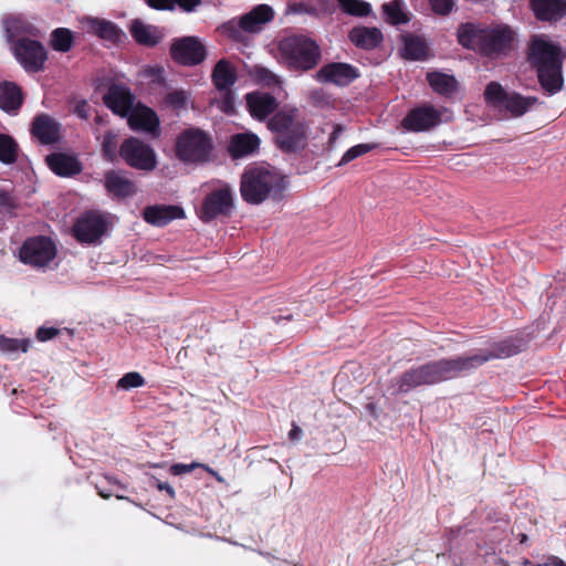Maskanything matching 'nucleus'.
Instances as JSON below:
<instances>
[{
    "label": "nucleus",
    "instance_id": "nucleus-1",
    "mask_svg": "<svg viewBox=\"0 0 566 566\" xmlns=\"http://www.w3.org/2000/svg\"><path fill=\"white\" fill-rule=\"evenodd\" d=\"M461 46L489 59L507 55L513 49L514 32L506 24L493 27L473 22L461 23L457 30Z\"/></svg>",
    "mask_w": 566,
    "mask_h": 566
},
{
    "label": "nucleus",
    "instance_id": "nucleus-2",
    "mask_svg": "<svg viewBox=\"0 0 566 566\" xmlns=\"http://www.w3.org/2000/svg\"><path fill=\"white\" fill-rule=\"evenodd\" d=\"M289 181L269 165H249L240 180V193L247 203L260 205L266 199L281 200Z\"/></svg>",
    "mask_w": 566,
    "mask_h": 566
},
{
    "label": "nucleus",
    "instance_id": "nucleus-3",
    "mask_svg": "<svg viewBox=\"0 0 566 566\" xmlns=\"http://www.w3.org/2000/svg\"><path fill=\"white\" fill-rule=\"evenodd\" d=\"M463 375L458 357L432 360L402 373L391 381L388 390L396 396L421 386H431Z\"/></svg>",
    "mask_w": 566,
    "mask_h": 566
},
{
    "label": "nucleus",
    "instance_id": "nucleus-4",
    "mask_svg": "<svg viewBox=\"0 0 566 566\" xmlns=\"http://www.w3.org/2000/svg\"><path fill=\"white\" fill-rule=\"evenodd\" d=\"M279 149L286 154L303 150L307 144V125L296 108L276 112L268 122Z\"/></svg>",
    "mask_w": 566,
    "mask_h": 566
},
{
    "label": "nucleus",
    "instance_id": "nucleus-5",
    "mask_svg": "<svg viewBox=\"0 0 566 566\" xmlns=\"http://www.w3.org/2000/svg\"><path fill=\"white\" fill-rule=\"evenodd\" d=\"M283 63L293 71H311L321 61L322 52L317 42L306 35L293 34L279 42Z\"/></svg>",
    "mask_w": 566,
    "mask_h": 566
},
{
    "label": "nucleus",
    "instance_id": "nucleus-6",
    "mask_svg": "<svg viewBox=\"0 0 566 566\" xmlns=\"http://www.w3.org/2000/svg\"><path fill=\"white\" fill-rule=\"evenodd\" d=\"M526 347L523 337L511 336L493 343L489 348L480 349L479 353L468 356H458L463 375L479 368L493 359H503L522 353Z\"/></svg>",
    "mask_w": 566,
    "mask_h": 566
},
{
    "label": "nucleus",
    "instance_id": "nucleus-7",
    "mask_svg": "<svg viewBox=\"0 0 566 566\" xmlns=\"http://www.w3.org/2000/svg\"><path fill=\"white\" fill-rule=\"evenodd\" d=\"M484 99L486 104L504 108L513 117H521L528 112L534 105L539 104L536 96H523L516 92H506L499 82H490L484 91Z\"/></svg>",
    "mask_w": 566,
    "mask_h": 566
},
{
    "label": "nucleus",
    "instance_id": "nucleus-8",
    "mask_svg": "<svg viewBox=\"0 0 566 566\" xmlns=\"http://www.w3.org/2000/svg\"><path fill=\"white\" fill-rule=\"evenodd\" d=\"M176 150L182 161L202 163L209 159L212 142L203 130L188 128L178 136Z\"/></svg>",
    "mask_w": 566,
    "mask_h": 566
},
{
    "label": "nucleus",
    "instance_id": "nucleus-9",
    "mask_svg": "<svg viewBox=\"0 0 566 566\" xmlns=\"http://www.w3.org/2000/svg\"><path fill=\"white\" fill-rule=\"evenodd\" d=\"M274 19V10L269 4H258L250 12L243 14L238 22L230 20L222 28L232 40H240L241 32H258L261 27Z\"/></svg>",
    "mask_w": 566,
    "mask_h": 566
},
{
    "label": "nucleus",
    "instance_id": "nucleus-10",
    "mask_svg": "<svg viewBox=\"0 0 566 566\" xmlns=\"http://www.w3.org/2000/svg\"><path fill=\"white\" fill-rule=\"evenodd\" d=\"M119 157L129 167L137 170L151 171L157 166L154 149L136 137H128L122 143Z\"/></svg>",
    "mask_w": 566,
    "mask_h": 566
},
{
    "label": "nucleus",
    "instance_id": "nucleus-11",
    "mask_svg": "<svg viewBox=\"0 0 566 566\" xmlns=\"http://www.w3.org/2000/svg\"><path fill=\"white\" fill-rule=\"evenodd\" d=\"M12 50L17 61L27 72L36 73L43 71L48 60V52L40 41L21 36L14 41Z\"/></svg>",
    "mask_w": 566,
    "mask_h": 566
},
{
    "label": "nucleus",
    "instance_id": "nucleus-12",
    "mask_svg": "<svg viewBox=\"0 0 566 566\" xmlns=\"http://www.w3.org/2000/svg\"><path fill=\"white\" fill-rule=\"evenodd\" d=\"M233 208V192L228 185L210 191L200 206L198 216L203 222H210L218 217H227Z\"/></svg>",
    "mask_w": 566,
    "mask_h": 566
},
{
    "label": "nucleus",
    "instance_id": "nucleus-13",
    "mask_svg": "<svg viewBox=\"0 0 566 566\" xmlns=\"http://www.w3.org/2000/svg\"><path fill=\"white\" fill-rule=\"evenodd\" d=\"M55 255V244L50 238L43 235L25 240L19 252L21 262L35 268L46 266Z\"/></svg>",
    "mask_w": 566,
    "mask_h": 566
},
{
    "label": "nucleus",
    "instance_id": "nucleus-14",
    "mask_svg": "<svg viewBox=\"0 0 566 566\" xmlns=\"http://www.w3.org/2000/svg\"><path fill=\"white\" fill-rule=\"evenodd\" d=\"M169 53L177 64L184 66L199 65L207 57V49L197 36L174 39Z\"/></svg>",
    "mask_w": 566,
    "mask_h": 566
},
{
    "label": "nucleus",
    "instance_id": "nucleus-15",
    "mask_svg": "<svg viewBox=\"0 0 566 566\" xmlns=\"http://www.w3.org/2000/svg\"><path fill=\"white\" fill-rule=\"evenodd\" d=\"M107 230V223L103 216L94 211L83 213L75 221L72 233L80 243L95 244Z\"/></svg>",
    "mask_w": 566,
    "mask_h": 566
},
{
    "label": "nucleus",
    "instance_id": "nucleus-16",
    "mask_svg": "<svg viewBox=\"0 0 566 566\" xmlns=\"http://www.w3.org/2000/svg\"><path fill=\"white\" fill-rule=\"evenodd\" d=\"M528 57L536 71L563 65L560 46L541 36L532 40Z\"/></svg>",
    "mask_w": 566,
    "mask_h": 566
},
{
    "label": "nucleus",
    "instance_id": "nucleus-17",
    "mask_svg": "<svg viewBox=\"0 0 566 566\" xmlns=\"http://www.w3.org/2000/svg\"><path fill=\"white\" fill-rule=\"evenodd\" d=\"M358 70L344 62H331L322 66L315 77L321 83H332L337 86H348L358 78Z\"/></svg>",
    "mask_w": 566,
    "mask_h": 566
},
{
    "label": "nucleus",
    "instance_id": "nucleus-18",
    "mask_svg": "<svg viewBox=\"0 0 566 566\" xmlns=\"http://www.w3.org/2000/svg\"><path fill=\"white\" fill-rule=\"evenodd\" d=\"M441 113L434 107L424 105L411 109L402 119L401 125L410 132H423L440 124Z\"/></svg>",
    "mask_w": 566,
    "mask_h": 566
},
{
    "label": "nucleus",
    "instance_id": "nucleus-19",
    "mask_svg": "<svg viewBox=\"0 0 566 566\" xmlns=\"http://www.w3.org/2000/svg\"><path fill=\"white\" fill-rule=\"evenodd\" d=\"M135 96L124 84L113 83L103 96V102L114 114L127 116L133 108Z\"/></svg>",
    "mask_w": 566,
    "mask_h": 566
},
{
    "label": "nucleus",
    "instance_id": "nucleus-20",
    "mask_svg": "<svg viewBox=\"0 0 566 566\" xmlns=\"http://www.w3.org/2000/svg\"><path fill=\"white\" fill-rule=\"evenodd\" d=\"M30 133L40 144L52 145L61 138V124L49 114L41 113L34 116Z\"/></svg>",
    "mask_w": 566,
    "mask_h": 566
},
{
    "label": "nucleus",
    "instance_id": "nucleus-21",
    "mask_svg": "<svg viewBox=\"0 0 566 566\" xmlns=\"http://www.w3.org/2000/svg\"><path fill=\"white\" fill-rule=\"evenodd\" d=\"M144 220L155 227H165L174 220L185 219L186 212L178 205H154L143 210Z\"/></svg>",
    "mask_w": 566,
    "mask_h": 566
},
{
    "label": "nucleus",
    "instance_id": "nucleus-22",
    "mask_svg": "<svg viewBox=\"0 0 566 566\" xmlns=\"http://www.w3.org/2000/svg\"><path fill=\"white\" fill-rule=\"evenodd\" d=\"M45 163L56 176L63 178H72L83 170L80 159L65 153H52L45 157Z\"/></svg>",
    "mask_w": 566,
    "mask_h": 566
},
{
    "label": "nucleus",
    "instance_id": "nucleus-23",
    "mask_svg": "<svg viewBox=\"0 0 566 566\" xmlns=\"http://www.w3.org/2000/svg\"><path fill=\"white\" fill-rule=\"evenodd\" d=\"M530 8L542 22L555 23L566 17V0H530Z\"/></svg>",
    "mask_w": 566,
    "mask_h": 566
},
{
    "label": "nucleus",
    "instance_id": "nucleus-24",
    "mask_svg": "<svg viewBox=\"0 0 566 566\" xmlns=\"http://www.w3.org/2000/svg\"><path fill=\"white\" fill-rule=\"evenodd\" d=\"M245 101L249 113L259 120H264L279 106L277 99L272 94L259 91L248 93Z\"/></svg>",
    "mask_w": 566,
    "mask_h": 566
},
{
    "label": "nucleus",
    "instance_id": "nucleus-25",
    "mask_svg": "<svg viewBox=\"0 0 566 566\" xmlns=\"http://www.w3.org/2000/svg\"><path fill=\"white\" fill-rule=\"evenodd\" d=\"M261 140L258 135L245 132L230 137L227 150L232 159H240L258 153Z\"/></svg>",
    "mask_w": 566,
    "mask_h": 566
},
{
    "label": "nucleus",
    "instance_id": "nucleus-26",
    "mask_svg": "<svg viewBox=\"0 0 566 566\" xmlns=\"http://www.w3.org/2000/svg\"><path fill=\"white\" fill-rule=\"evenodd\" d=\"M128 125L134 130H143L153 135L159 134V118L155 111L145 106L137 105L128 113Z\"/></svg>",
    "mask_w": 566,
    "mask_h": 566
},
{
    "label": "nucleus",
    "instance_id": "nucleus-27",
    "mask_svg": "<svg viewBox=\"0 0 566 566\" xmlns=\"http://www.w3.org/2000/svg\"><path fill=\"white\" fill-rule=\"evenodd\" d=\"M104 187L106 191L115 198L125 199L133 197L137 188L130 179L116 170H108L104 175Z\"/></svg>",
    "mask_w": 566,
    "mask_h": 566
},
{
    "label": "nucleus",
    "instance_id": "nucleus-28",
    "mask_svg": "<svg viewBox=\"0 0 566 566\" xmlns=\"http://www.w3.org/2000/svg\"><path fill=\"white\" fill-rule=\"evenodd\" d=\"M129 32L137 44L146 48H154L164 39V33L158 27L146 24L139 19L132 21Z\"/></svg>",
    "mask_w": 566,
    "mask_h": 566
},
{
    "label": "nucleus",
    "instance_id": "nucleus-29",
    "mask_svg": "<svg viewBox=\"0 0 566 566\" xmlns=\"http://www.w3.org/2000/svg\"><path fill=\"white\" fill-rule=\"evenodd\" d=\"M83 22L90 34L113 43L120 41L123 32L114 22L95 17H86Z\"/></svg>",
    "mask_w": 566,
    "mask_h": 566
},
{
    "label": "nucleus",
    "instance_id": "nucleus-30",
    "mask_svg": "<svg viewBox=\"0 0 566 566\" xmlns=\"http://www.w3.org/2000/svg\"><path fill=\"white\" fill-rule=\"evenodd\" d=\"M350 42L363 50H374L380 45L384 35L378 28L355 27L348 33Z\"/></svg>",
    "mask_w": 566,
    "mask_h": 566
},
{
    "label": "nucleus",
    "instance_id": "nucleus-31",
    "mask_svg": "<svg viewBox=\"0 0 566 566\" xmlns=\"http://www.w3.org/2000/svg\"><path fill=\"white\" fill-rule=\"evenodd\" d=\"M211 78L218 91L229 92L237 82V72L228 60L221 59L216 63Z\"/></svg>",
    "mask_w": 566,
    "mask_h": 566
},
{
    "label": "nucleus",
    "instance_id": "nucleus-32",
    "mask_svg": "<svg viewBox=\"0 0 566 566\" xmlns=\"http://www.w3.org/2000/svg\"><path fill=\"white\" fill-rule=\"evenodd\" d=\"M23 103L21 87L13 82L0 83V108L7 113H15Z\"/></svg>",
    "mask_w": 566,
    "mask_h": 566
},
{
    "label": "nucleus",
    "instance_id": "nucleus-33",
    "mask_svg": "<svg viewBox=\"0 0 566 566\" xmlns=\"http://www.w3.org/2000/svg\"><path fill=\"white\" fill-rule=\"evenodd\" d=\"M562 66L563 65L538 69L536 71L538 83L548 96L555 95L563 90L564 78Z\"/></svg>",
    "mask_w": 566,
    "mask_h": 566
},
{
    "label": "nucleus",
    "instance_id": "nucleus-34",
    "mask_svg": "<svg viewBox=\"0 0 566 566\" xmlns=\"http://www.w3.org/2000/svg\"><path fill=\"white\" fill-rule=\"evenodd\" d=\"M427 81L436 93L443 96H451L458 88L455 77L442 72H429L427 74Z\"/></svg>",
    "mask_w": 566,
    "mask_h": 566
},
{
    "label": "nucleus",
    "instance_id": "nucleus-35",
    "mask_svg": "<svg viewBox=\"0 0 566 566\" xmlns=\"http://www.w3.org/2000/svg\"><path fill=\"white\" fill-rule=\"evenodd\" d=\"M74 40V32L72 30L56 28L51 32L50 45L56 52L66 53L72 50Z\"/></svg>",
    "mask_w": 566,
    "mask_h": 566
},
{
    "label": "nucleus",
    "instance_id": "nucleus-36",
    "mask_svg": "<svg viewBox=\"0 0 566 566\" xmlns=\"http://www.w3.org/2000/svg\"><path fill=\"white\" fill-rule=\"evenodd\" d=\"M405 57L411 61H421L428 56V44L418 35H409L405 39Z\"/></svg>",
    "mask_w": 566,
    "mask_h": 566
},
{
    "label": "nucleus",
    "instance_id": "nucleus-37",
    "mask_svg": "<svg viewBox=\"0 0 566 566\" xmlns=\"http://www.w3.org/2000/svg\"><path fill=\"white\" fill-rule=\"evenodd\" d=\"M319 7L312 2H294L289 4V10L292 13L308 14L312 17H319L322 14H329L332 12V6L329 0H319Z\"/></svg>",
    "mask_w": 566,
    "mask_h": 566
},
{
    "label": "nucleus",
    "instance_id": "nucleus-38",
    "mask_svg": "<svg viewBox=\"0 0 566 566\" xmlns=\"http://www.w3.org/2000/svg\"><path fill=\"white\" fill-rule=\"evenodd\" d=\"M19 150V145L12 136L0 133V163L14 164L18 160Z\"/></svg>",
    "mask_w": 566,
    "mask_h": 566
},
{
    "label": "nucleus",
    "instance_id": "nucleus-39",
    "mask_svg": "<svg viewBox=\"0 0 566 566\" xmlns=\"http://www.w3.org/2000/svg\"><path fill=\"white\" fill-rule=\"evenodd\" d=\"M101 153L106 161L115 163L118 159V135L115 132L107 130L104 133L101 143Z\"/></svg>",
    "mask_w": 566,
    "mask_h": 566
},
{
    "label": "nucleus",
    "instance_id": "nucleus-40",
    "mask_svg": "<svg viewBox=\"0 0 566 566\" xmlns=\"http://www.w3.org/2000/svg\"><path fill=\"white\" fill-rule=\"evenodd\" d=\"M382 11L386 14L387 21L392 25L405 24L409 21V18L402 10L400 0H392L382 4Z\"/></svg>",
    "mask_w": 566,
    "mask_h": 566
},
{
    "label": "nucleus",
    "instance_id": "nucleus-41",
    "mask_svg": "<svg viewBox=\"0 0 566 566\" xmlns=\"http://www.w3.org/2000/svg\"><path fill=\"white\" fill-rule=\"evenodd\" d=\"M343 12L354 17H367L371 12V6L364 0H337Z\"/></svg>",
    "mask_w": 566,
    "mask_h": 566
},
{
    "label": "nucleus",
    "instance_id": "nucleus-42",
    "mask_svg": "<svg viewBox=\"0 0 566 566\" xmlns=\"http://www.w3.org/2000/svg\"><path fill=\"white\" fill-rule=\"evenodd\" d=\"M377 147H378V145L375 143L355 145L344 153V155L340 158L337 166L340 167V166L347 165L352 160L376 149Z\"/></svg>",
    "mask_w": 566,
    "mask_h": 566
},
{
    "label": "nucleus",
    "instance_id": "nucleus-43",
    "mask_svg": "<svg viewBox=\"0 0 566 566\" xmlns=\"http://www.w3.org/2000/svg\"><path fill=\"white\" fill-rule=\"evenodd\" d=\"M146 384L145 378L137 371H129L118 379L116 387L123 390L143 387Z\"/></svg>",
    "mask_w": 566,
    "mask_h": 566
},
{
    "label": "nucleus",
    "instance_id": "nucleus-44",
    "mask_svg": "<svg viewBox=\"0 0 566 566\" xmlns=\"http://www.w3.org/2000/svg\"><path fill=\"white\" fill-rule=\"evenodd\" d=\"M189 94L185 90H174L165 97V103L172 109L179 111L186 108Z\"/></svg>",
    "mask_w": 566,
    "mask_h": 566
},
{
    "label": "nucleus",
    "instance_id": "nucleus-45",
    "mask_svg": "<svg viewBox=\"0 0 566 566\" xmlns=\"http://www.w3.org/2000/svg\"><path fill=\"white\" fill-rule=\"evenodd\" d=\"M18 349H21L22 352L28 350V344L25 340H19L15 338H9L4 335H0V350L12 353Z\"/></svg>",
    "mask_w": 566,
    "mask_h": 566
},
{
    "label": "nucleus",
    "instance_id": "nucleus-46",
    "mask_svg": "<svg viewBox=\"0 0 566 566\" xmlns=\"http://www.w3.org/2000/svg\"><path fill=\"white\" fill-rule=\"evenodd\" d=\"M432 11L438 15H448L452 12L455 0H428Z\"/></svg>",
    "mask_w": 566,
    "mask_h": 566
},
{
    "label": "nucleus",
    "instance_id": "nucleus-47",
    "mask_svg": "<svg viewBox=\"0 0 566 566\" xmlns=\"http://www.w3.org/2000/svg\"><path fill=\"white\" fill-rule=\"evenodd\" d=\"M21 20L18 18H10L6 21V32L9 43L13 46L20 33Z\"/></svg>",
    "mask_w": 566,
    "mask_h": 566
},
{
    "label": "nucleus",
    "instance_id": "nucleus-48",
    "mask_svg": "<svg viewBox=\"0 0 566 566\" xmlns=\"http://www.w3.org/2000/svg\"><path fill=\"white\" fill-rule=\"evenodd\" d=\"M254 75L259 82L265 85H274L279 83L277 76L265 67L256 66L254 69Z\"/></svg>",
    "mask_w": 566,
    "mask_h": 566
},
{
    "label": "nucleus",
    "instance_id": "nucleus-49",
    "mask_svg": "<svg viewBox=\"0 0 566 566\" xmlns=\"http://www.w3.org/2000/svg\"><path fill=\"white\" fill-rule=\"evenodd\" d=\"M148 7L159 11H172L174 0H146Z\"/></svg>",
    "mask_w": 566,
    "mask_h": 566
},
{
    "label": "nucleus",
    "instance_id": "nucleus-50",
    "mask_svg": "<svg viewBox=\"0 0 566 566\" xmlns=\"http://www.w3.org/2000/svg\"><path fill=\"white\" fill-rule=\"evenodd\" d=\"M201 2L202 0H174V9L178 6L185 12H192Z\"/></svg>",
    "mask_w": 566,
    "mask_h": 566
},
{
    "label": "nucleus",
    "instance_id": "nucleus-51",
    "mask_svg": "<svg viewBox=\"0 0 566 566\" xmlns=\"http://www.w3.org/2000/svg\"><path fill=\"white\" fill-rule=\"evenodd\" d=\"M59 334V329L55 327H40L36 331V338L40 342H46L52 339Z\"/></svg>",
    "mask_w": 566,
    "mask_h": 566
},
{
    "label": "nucleus",
    "instance_id": "nucleus-52",
    "mask_svg": "<svg viewBox=\"0 0 566 566\" xmlns=\"http://www.w3.org/2000/svg\"><path fill=\"white\" fill-rule=\"evenodd\" d=\"M17 205L13 197L6 190H0V208L11 211L15 209Z\"/></svg>",
    "mask_w": 566,
    "mask_h": 566
},
{
    "label": "nucleus",
    "instance_id": "nucleus-53",
    "mask_svg": "<svg viewBox=\"0 0 566 566\" xmlns=\"http://www.w3.org/2000/svg\"><path fill=\"white\" fill-rule=\"evenodd\" d=\"M195 467H200V464H197V463H192V464H181V463H178V464H174L170 470H171V472L174 474H182V473L191 472V470Z\"/></svg>",
    "mask_w": 566,
    "mask_h": 566
},
{
    "label": "nucleus",
    "instance_id": "nucleus-54",
    "mask_svg": "<svg viewBox=\"0 0 566 566\" xmlns=\"http://www.w3.org/2000/svg\"><path fill=\"white\" fill-rule=\"evenodd\" d=\"M155 485L159 491H166L171 499L175 497V490L168 482H161L159 480H156Z\"/></svg>",
    "mask_w": 566,
    "mask_h": 566
},
{
    "label": "nucleus",
    "instance_id": "nucleus-55",
    "mask_svg": "<svg viewBox=\"0 0 566 566\" xmlns=\"http://www.w3.org/2000/svg\"><path fill=\"white\" fill-rule=\"evenodd\" d=\"M302 434H303L302 429L297 424L293 423L292 429L289 432V438L291 440H298V439H301Z\"/></svg>",
    "mask_w": 566,
    "mask_h": 566
},
{
    "label": "nucleus",
    "instance_id": "nucleus-56",
    "mask_svg": "<svg viewBox=\"0 0 566 566\" xmlns=\"http://www.w3.org/2000/svg\"><path fill=\"white\" fill-rule=\"evenodd\" d=\"M87 104L85 101H82L80 103L76 104L75 106V113L81 117V118H86L87 117V114L85 112V108H86Z\"/></svg>",
    "mask_w": 566,
    "mask_h": 566
},
{
    "label": "nucleus",
    "instance_id": "nucleus-57",
    "mask_svg": "<svg viewBox=\"0 0 566 566\" xmlns=\"http://www.w3.org/2000/svg\"><path fill=\"white\" fill-rule=\"evenodd\" d=\"M200 468H202L206 472H208L211 476H213L218 482L222 483L224 481L223 478L212 468H210L206 464H200Z\"/></svg>",
    "mask_w": 566,
    "mask_h": 566
},
{
    "label": "nucleus",
    "instance_id": "nucleus-58",
    "mask_svg": "<svg viewBox=\"0 0 566 566\" xmlns=\"http://www.w3.org/2000/svg\"><path fill=\"white\" fill-rule=\"evenodd\" d=\"M342 132H343L342 126L336 125V126L334 127L333 132H332V133H331V135H329V139H328L329 145L334 144V143L337 140V138L339 137V135L342 134Z\"/></svg>",
    "mask_w": 566,
    "mask_h": 566
},
{
    "label": "nucleus",
    "instance_id": "nucleus-59",
    "mask_svg": "<svg viewBox=\"0 0 566 566\" xmlns=\"http://www.w3.org/2000/svg\"><path fill=\"white\" fill-rule=\"evenodd\" d=\"M105 479L112 483V484H115L117 486H119L120 489H125L124 484H122L114 476H111V475H105Z\"/></svg>",
    "mask_w": 566,
    "mask_h": 566
},
{
    "label": "nucleus",
    "instance_id": "nucleus-60",
    "mask_svg": "<svg viewBox=\"0 0 566 566\" xmlns=\"http://www.w3.org/2000/svg\"><path fill=\"white\" fill-rule=\"evenodd\" d=\"M96 491H97V494L102 497V499H109L111 497V493L106 492V491H103L102 489L98 488V485H96Z\"/></svg>",
    "mask_w": 566,
    "mask_h": 566
},
{
    "label": "nucleus",
    "instance_id": "nucleus-61",
    "mask_svg": "<svg viewBox=\"0 0 566 566\" xmlns=\"http://www.w3.org/2000/svg\"><path fill=\"white\" fill-rule=\"evenodd\" d=\"M527 539H528V537H527V535H526V534H521V535H520V543H521V544L526 543V542H527Z\"/></svg>",
    "mask_w": 566,
    "mask_h": 566
},
{
    "label": "nucleus",
    "instance_id": "nucleus-62",
    "mask_svg": "<svg viewBox=\"0 0 566 566\" xmlns=\"http://www.w3.org/2000/svg\"><path fill=\"white\" fill-rule=\"evenodd\" d=\"M116 497H117L118 500H127V497L122 496V495H116Z\"/></svg>",
    "mask_w": 566,
    "mask_h": 566
},
{
    "label": "nucleus",
    "instance_id": "nucleus-63",
    "mask_svg": "<svg viewBox=\"0 0 566 566\" xmlns=\"http://www.w3.org/2000/svg\"><path fill=\"white\" fill-rule=\"evenodd\" d=\"M528 564H530V560H528V559H526V560L524 562V565H528Z\"/></svg>",
    "mask_w": 566,
    "mask_h": 566
}]
</instances>
